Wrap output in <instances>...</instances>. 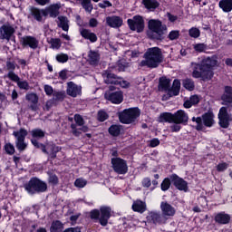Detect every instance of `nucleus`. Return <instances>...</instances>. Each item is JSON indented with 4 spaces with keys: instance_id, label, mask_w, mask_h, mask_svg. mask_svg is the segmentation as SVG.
Listing matches in <instances>:
<instances>
[{
    "instance_id": "obj_61",
    "label": "nucleus",
    "mask_w": 232,
    "mask_h": 232,
    "mask_svg": "<svg viewBox=\"0 0 232 232\" xmlns=\"http://www.w3.org/2000/svg\"><path fill=\"white\" fill-rule=\"evenodd\" d=\"M59 77H60V79H62L63 81H66V79H68V70H66V69L62 70V71L59 72Z\"/></svg>"
},
{
    "instance_id": "obj_54",
    "label": "nucleus",
    "mask_w": 232,
    "mask_h": 232,
    "mask_svg": "<svg viewBox=\"0 0 232 232\" xmlns=\"http://www.w3.org/2000/svg\"><path fill=\"white\" fill-rule=\"evenodd\" d=\"M50 232H59V219L53 221L50 227Z\"/></svg>"
},
{
    "instance_id": "obj_7",
    "label": "nucleus",
    "mask_w": 232,
    "mask_h": 232,
    "mask_svg": "<svg viewBox=\"0 0 232 232\" xmlns=\"http://www.w3.org/2000/svg\"><path fill=\"white\" fill-rule=\"evenodd\" d=\"M149 31L147 35L151 41H162L164 39V29L160 20H150L148 23Z\"/></svg>"
},
{
    "instance_id": "obj_15",
    "label": "nucleus",
    "mask_w": 232,
    "mask_h": 232,
    "mask_svg": "<svg viewBox=\"0 0 232 232\" xmlns=\"http://www.w3.org/2000/svg\"><path fill=\"white\" fill-rule=\"evenodd\" d=\"M14 34H15V28L10 24H3L0 27V40L2 41L5 40L7 43H10L14 37Z\"/></svg>"
},
{
    "instance_id": "obj_1",
    "label": "nucleus",
    "mask_w": 232,
    "mask_h": 232,
    "mask_svg": "<svg viewBox=\"0 0 232 232\" xmlns=\"http://www.w3.org/2000/svg\"><path fill=\"white\" fill-rule=\"evenodd\" d=\"M218 64V60L215 56L203 58L199 63H191L193 79L201 81H211L215 76V67Z\"/></svg>"
},
{
    "instance_id": "obj_18",
    "label": "nucleus",
    "mask_w": 232,
    "mask_h": 232,
    "mask_svg": "<svg viewBox=\"0 0 232 232\" xmlns=\"http://www.w3.org/2000/svg\"><path fill=\"white\" fill-rule=\"evenodd\" d=\"M80 35H82V39H85V41H90V43H97L99 41V37H97V34L90 29L82 28L80 29Z\"/></svg>"
},
{
    "instance_id": "obj_40",
    "label": "nucleus",
    "mask_w": 232,
    "mask_h": 232,
    "mask_svg": "<svg viewBox=\"0 0 232 232\" xmlns=\"http://www.w3.org/2000/svg\"><path fill=\"white\" fill-rule=\"evenodd\" d=\"M58 101H59V92H55L54 98L46 102L44 110L46 111H50V110H52L53 106H57Z\"/></svg>"
},
{
    "instance_id": "obj_25",
    "label": "nucleus",
    "mask_w": 232,
    "mask_h": 232,
    "mask_svg": "<svg viewBox=\"0 0 232 232\" xmlns=\"http://www.w3.org/2000/svg\"><path fill=\"white\" fill-rule=\"evenodd\" d=\"M44 17H57L59 15V4L51 5L44 9Z\"/></svg>"
},
{
    "instance_id": "obj_14",
    "label": "nucleus",
    "mask_w": 232,
    "mask_h": 232,
    "mask_svg": "<svg viewBox=\"0 0 232 232\" xmlns=\"http://www.w3.org/2000/svg\"><path fill=\"white\" fill-rule=\"evenodd\" d=\"M104 98L111 104H121L124 101V92L122 91H116L114 92H106Z\"/></svg>"
},
{
    "instance_id": "obj_12",
    "label": "nucleus",
    "mask_w": 232,
    "mask_h": 232,
    "mask_svg": "<svg viewBox=\"0 0 232 232\" xmlns=\"http://www.w3.org/2000/svg\"><path fill=\"white\" fill-rule=\"evenodd\" d=\"M111 163L112 169L118 175H126L128 173V163L121 158H111Z\"/></svg>"
},
{
    "instance_id": "obj_21",
    "label": "nucleus",
    "mask_w": 232,
    "mask_h": 232,
    "mask_svg": "<svg viewBox=\"0 0 232 232\" xmlns=\"http://www.w3.org/2000/svg\"><path fill=\"white\" fill-rule=\"evenodd\" d=\"M180 93V80L175 79L173 81L172 86L169 88V92L167 93L168 97L165 98V101L170 99V97H177Z\"/></svg>"
},
{
    "instance_id": "obj_48",
    "label": "nucleus",
    "mask_w": 232,
    "mask_h": 232,
    "mask_svg": "<svg viewBox=\"0 0 232 232\" xmlns=\"http://www.w3.org/2000/svg\"><path fill=\"white\" fill-rule=\"evenodd\" d=\"M5 151L7 155H14L15 153V147L12 143H6L5 145Z\"/></svg>"
},
{
    "instance_id": "obj_23",
    "label": "nucleus",
    "mask_w": 232,
    "mask_h": 232,
    "mask_svg": "<svg viewBox=\"0 0 232 232\" xmlns=\"http://www.w3.org/2000/svg\"><path fill=\"white\" fill-rule=\"evenodd\" d=\"M123 23H124V21L122 20V18L121 16L112 15V16H108L106 18V24L111 28H121V26H122Z\"/></svg>"
},
{
    "instance_id": "obj_30",
    "label": "nucleus",
    "mask_w": 232,
    "mask_h": 232,
    "mask_svg": "<svg viewBox=\"0 0 232 232\" xmlns=\"http://www.w3.org/2000/svg\"><path fill=\"white\" fill-rule=\"evenodd\" d=\"M159 122H168L169 124H174V113L162 112L158 118Z\"/></svg>"
},
{
    "instance_id": "obj_6",
    "label": "nucleus",
    "mask_w": 232,
    "mask_h": 232,
    "mask_svg": "<svg viewBox=\"0 0 232 232\" xmlns=\"http://www.w3.org/2000/svg\"><path fill=\"white\" fill-rule=\"evenodd\" d=\"M24 188L28 195H41L48 191V184L37 177H32Z\"/></svg>"
},
{
    "instance_id": "obj_58",
    "label": "nucleus",
    "mask_w": 232,
    "mask_h": 232,
    "mask_svg": "<svg viewBox=\"0 0 232 232\" xmlns=\"http://www.w3.org/2000/svg\"><path fill=\"white\" fill-rule=\"evenodd\" d=\"M189 101L191 102L193 106H197V104H198V102H200V97H198V95H197V94H194L189 97Z\"/></svg>"
},
{
    "instance_id": "obj_56",
    "label": "nucleus",
    "mask_w": 232,
    "mask_h": 232,
    "mask_svg": "<svg viewBox=\"0 0 232 232\" xmlns=\"http://www.w3.org/2000/svg\"><path fill=\"white\" fill-rule=\"evenodd\" d=\"M59 182V178L55 174H50L49 176V184H53V186L57 185Z\"/></svg>"
},
{
    "instance_id": "obj_49",
    "label": "nucleus",
    "mask_w": 232,
    "mask_h": 232,
    "mask_svg": "<svg viewBox=\"0 0 232 232\" xmlns=\"http://www.w3.org/2000/svg\"><path fill=\"white\" fill-rule=\"evenodd\" d=\"M87 184H88V181L81 178L76 179L74 181L75 188H84Z\"/></svg>"
},
{
    "instance_id": "obj_13",
    "label": "nucleus",
    "mask_w": 232,
    "mask_h": 232,
    "mask_svg": "<svg viewBox=\"0 0 232 232\" xmlns=\"http://www.w3.org/2000/svg\"><path fill=\"white\" fill-rule=\"evenodd\" d=\"M218 119L219 121L218 124L220 128H224L225 130L229 128V123L232 121V115L227 111V107H221L219 109Z\"/></svg>"
},
{
    "instance_id": "obj_19",
    "label": "nucleus",
    "mask_w": 232,
    "mask_h": 232,
    "mask_svg": "<svg viewBox=\"0 0 232 232\" xmlns=\"http://www.w3.org/2000/svg\"><path fill=\"white\" fill-rule=\"evenodd\" d=\"M5 66L8 73L4 76V79H6V77L11 81H13L14 79H17L19 75L15 73V68L17 66V64H15V62L7 61L5 63Z\"/></svg>"
},
{
    "instance_id": "obj_8",
    "label": "nucleus",
    "mask_w": 232,
    "mask_h": 232,
    "mask_svg": "<svg viewBox=\"0 0 232 232\" xmlns=\"http://www.w3.org/2000/svg\"><path fill=\"white\" fill-rule=\"evenodd\" d=\"M139 117H140V109L139 107L125 109L119 115L121 124H132Z\"/></svg>"
},
{
    "instance_id": "obj_16",
    "label": "nucleus",
    "mask_w": 232,
    "mask_h": 232,
    "mask_svg": "<svg viewBox=\"0 0 232 232\" xmlns=\"http://www.w3.org/2000/svg\"><path fill=\"white\" fill-rule=\"evenodd\" d=\"M20 43L24 48H31L32 50H37L39 47V40L34 36L25 35L20 39Z\"/></svg>"
},
{
    "instance_id": "obj_41",
    "label": "nucleus",
    "mask_w": 232,
    "mask_h": 232,
    "mask_svg": "<svg viewBox=\"0 0 232 232\" xmlns=\"http://www.w3.org/2000/svg\"><path fill=\"white\" fill-rule=\"evenodd\" d=\"M183 88L188 90V92H193L195 90V81L191 78H186L182 80Z\"/></svg>"
},
{
    "instance_id": "obj_35",
    "label": "nucleus",
    "mask_w": 232,
    "mask_h": 232,
    "mask_svg": "<svg viewBox=\"0 0 232 232\" xmlns=\"http://www.w3.org/2000/svg\"><path fill=\"white\" fill-rule=\"evenodd\" d=\"M122 131V125L112 124L108 129V133L111 137H119Z\"/></svg>"
},
{
    "instance_id": "obj_52",
    "label": "nucleus",
    "mask_w": 232,
    "mask_h": 232,
    "mask_svg": "<svg viewBox=\"0 0 232 232\" xmlns=\"http://www.w3.org/2000/svg\"><path fill=\"white\" fill-rule=\"evenodd\" d=\"M169 130L171 133H179L182 130V126H180V123H174L169 126Z\"/></svg>"
},
{
    "instance_id": "obj_39",
    "label": "nucleus",
    "mask_w": 232,
    "mask_h": 232,
    "mask_svg": "<svg viewBox=\"0 0 232 232\" xmlns=\"http://www.w3.org/2000/svg\"><path fill=\"white\" fill-rule=\"evenodd\" d=\"M59 28H62L63 32H68L70 30V20L66 16L59 17Z\"/></svg>"
},
{
    "instance_id": "obj_3",
    "label": "nucleus",
    "mask_w": 232,
    "mask_h": 232,
    "mask_svg": "<svg viewBox=\"0 0 232 232\" xmlns=\"http://www.w3.org/2000/svg\"><path fill=\"white\" fill-rule=\"evenodd\" d=\"M143 59L139 63L140 68H150L153 70L159 68L164 61V55L162 54V49L160 47H150L143 54Z\"/></svg>"
},
{
    "instance_id": "obj_51",
    "label": "nucleus",
    "mask_w": 232,
    "mask_h": 232,
    "mask_svg": "<svg viewBox=\"0 0 232 232\" xmlns=\"http://www.w3.org/2000/svg\"><path fill=\"white\" fill-rule=\"evenodd\" d=\"M227 168H229V164H227V162H222V163H218L217 165L216 169L219 173H222V171H226V169H227Z\"/></svg>"
},
{
    "instance_id": "obj_63",
    "label": "nucleus",
    "mask_w": 232,
    "mask_h": 232,
    "mask_svg": "<svg viewBox=\"0 0 232 232\" xmlns=\"http://www.w3.org/2000/svg\"><path fill=\"white\" fill-rule=\"evenodd\" d=\"M167 17L169 23H175L179 19V16L171 14V13H167Z\"/></svg>"
},
{
    "instance_id": "obj_47",
    "label": "nucleus",
    "mask_w": 232,
    "mask_h": 232,
    "mask_svg": "<svg viewBox=\"0 0 232 232\" xmlns=\"http://www.w3.org/2000/svg\"><path fill=\"white\" fill-rule=\"evenodd\" d=\"M179 37H180V31L179 30H172L168 35V39H169V41H177Z\"/></svg>"
},
{
    "instance_id": "obj_32",
    "label": "nucleus",
    "mask_w": 232,
    "mask_h": 232,
    "mask_svg": "<svg viewBox=\"0 0 232 232\" xmlns=\"http://www.w3.org/2000/svg\"><path fill=\"white\" fill-rule=\"evenodd\" d=\"M44 9H39L35 6L31 7V15L35 19V21H38V23H41L43 21V17H44Z\"/></svg>"
},
{
    "instance_id": "obj_24",
    "label": "nucleus",
    "mask_w": 232,
    "mask_h": 232,
    "mask_svg": "<svg viewBox=\"0 0 232 232\" xmlns=\"http://www.w3.org/2000/svg\"><path fill=\"white\" fill-rule=\"evenodd\" d=\"M171 86V79L161 76L159 79L158 90L159 92H168L169 93V88Z\"/></svg>"
},
{
    "instance_id": "obj_2",
    "label": "nucleus",
    "mask_w": 232,
    "mask_h": 232,
    "mask_svg": "<svg viewBox=\"0 0 232 232\" xmlns=\"http://www.w3.org/2000/svg\"><path fill=\"white\" fill-rule=\"evenodd\" d=\"M31 144L36 149V150H41L43 153L45 155H48V160H55L57 159V153H59V147L52 144L46 145L39 142V140L44 139L45 132L41 130V129H34L31 130Z\"/></svg>"
},
{
    "instance_id": "obj_62",
    "label": "nucleus",
    "mask_w": 232,
    "mask_h": 232,
    "mask_svg": "<svg viewBox=\"0 0 232 232\" xmlns=\"http://www.w3.org/2000/svg\"><path fill=\"white\" fill-rule=\"evenodd\" d=\"M44 90L46 95H52L53 93V88L51 85H44Z\"/></svg>"
},
{
    "instance_id": "obj_44",
    "label": "nucleus",
    "mask_w": 232,
    "mask_h": 232,
    "mask_svg": "<svg viewBox=\"0 0 232 232\" xmlns=\"http://www.w3.org/2000/svg\"><path fill=\"white\" fill-rule=\"evenodd\" d=\"M110 119V115L105 111H99L97 113V121L99 122H104L105 121H108Z\"/></svg>"
},
{
    "instance_id": "obj_34",
    "label": "nucleus",
    "mask_w": 232,
    "mask_h": 232,
    "mask_svg": "<svg viewBox=\"0 0 232 232\" xmlns=\"http://www.w3.org/2000/svg\"><path fill=\"white\" fill-rule=\"evenodd\" d=\"M132 211H135L136 213H144V211H146V202L140 199L134 201L132 204Z\"/></svg>"
},
{
    "instance_id": "obj_45",
    "label": "nucleus",
    "mask_w": 232,
    "mask_h": 232,
    "mask_svg": "<svg viewBox=\"0 0 232 232\" xmlns=\"http://www.w3.org/2000/svg\"><path fill=\"white\" fill-rule=\"evenodd\" d=\"M193 49L198 53H204V52H206V50H208V44H206L204 43H202V44H196L193 45Z\"/></svg>"
},
{
    "instance_id": "obj_57",
    "label": "nucleus",
    "mask_w": 232,
    "mask_h": 232,
    "mask_svg": "<svg viewBox=\"0 0 232 232\" xmlns=\"http://www.w3.org/2000/svg\"><path fill=\"white\" fill-rule=\"evenodd\" d=\"M98 6H99V8L105 9V8H110V7L113 6V4H111V2H110L109 0H104L103 4L102 3H99Z\"/></svg>"
},
{
    "instance_id": "obj_26",
    "label": "nucleus",
    "mask_w": 232,
    "mask_h": 232,
    "mask_svg": "<svg viewBox=\"0 0 232 232\" xmlns=\"http://www.w3.org/2000/svg\"><path fill=\"white\" fill-rule=\"evenodd\" d=\"M160 208L164 217H173L175 215V208L168 202L162 201Z\"/></svg>"
},
{
    "instance_id": "obj_55",
    "label": "nucleus",
    "mask_w": 232,
    "mask_h": 232,
    "mask_svg": "<svg viewBox=\"0 0 232 232\" xmlns=\"http://www.w3.org/2000/svg\"><path fill=\"white\" fill-rule=\"evenodd\" d=\"M157 146H160V140H159V138H153L152 140H150V148H157Z\"/></svg>"
},
{
    "instance_id": "obj_43",
    "label": "nucleus",
    "mask_w": 232,
    "mask_h": 232,
    "mask_svg": "<svg viewBox=\"0 0 232 232\" xmlns=\"http://www.w3.org/2000/svg\"><path fill=\"white\" fill-rule=\"evenodd\" d=\"M192 122H196L197 131H202V130H204V121L201 117H192Z\"/></svg>"
},
{
    "instance_id": "obj_36",
    "label": "nucleus",
    "mask_w": 232,
    "mask_h": 232,
    "mask_svg": "<svg viewBox=\"0 0 232 232\" xmlns=\"http://www.w3.org/2000/svg\"><path fill=\"white\" fill-rule=\"evenodd\" d=\"M218 6L225 14H229L232 11V0H220Z\"/></svg>"
},
{
    "instance_id": "obj_27",
    "label": "nucleus",
    "mask_w": 232,
    "mask_h": 232,
    "mask_svg": "<svg viewBox=\"0 0 232 232\" xmlns=\"http://www.w3.org/2000/svg\"><path fill=\"white\" fill-rule=\"evenodd\" d=\"M81 92V89L75 84L73 82H67L66 93L70 95V97H77Z\"/></svg>"
},
{
    "instance_id": "obj_59",
    "label": "nucleus",
    "mask_w": 232,
    "mask_h": 232,
    "mask_svg": "<svg viewBox=\"0 0 232 232\" xmlns=\"http://www.w3.org/2000/svg\"><path fill=\"white\" fill-rule=\"evenodd\" d=\"M69 59H70V57L66 53L59 54V63H62L63 64H64V63H68Z\"/></svg>"
},
{
    "instance_id": "obj_33",
    "label": "nucleus",
    "mask_w": 232,
    "mask_h": 232,
    "mask_svg": "<svg viewBox=\"0 0 232 232\" xmlns=\"http://www.w3.org/2000/svg\"><path fill=\"white\" fill-rule=\"evenodd\" d=\"M142 5L150 12H154V10H157V8L160 6V3H159L157 0H142Z\"/></svg>"
},
{
    "instance_id": "obj_42",
    "label": "nucleus",
    "mask_w": 232,
    "mask_h": 232,
    "mask_svg": "<svg viewBox=\"0 0 232 232\" xmlns=\"http://www.w3.org/2000/svg\"><path fill=\"white\" fill-rule=\"evenodd\" d=\"M80 1H81L82 8H83V10L87 12V14H92V12L93 11V4H92V0H80Z\"/></svg>"
},
{
    "instance_id": "obj_9",
    "label": "nucleus",
    "mask_w": 232,
    "mask_h": 232,
    "mask_svg": "<svg viewBox=\"0 0 232 232\" xmlns=\"http://www.w3.org/2000/svg\"><path fill=\"white\" fill-rule=\"evenodd\" d=\"M105 84H114V86H121V88H128L130 82L117 74L111 72L110 69L106 70L102 73Z\"/></svg>"
},
{
    "instance_id": "obj_64",
    "label": "nucleus",
    "mask_w": 232,
    "mask_h": 232,
    "mask_svg": "<svg viewBox=\"0 0 232 232\" xmlns=\"http://www.w3.org/2000/svg\"><path fill=\"white\" fill-rule=\"evenodd\" d=\"M63 232H82V231H81V228L69 227V228H66Z\"/></svg>"
},
{
    "instance_id": "obj_4",
    "label": "nucleus",
    "mask_w": 232,
    "mask_h": 232,
    "mask_svg": "<svg viewBox=\"0 0 232 232\" xmlns=\"http://www.w3.org/2000/svg\"><path fill=\"white\" fill-rule=\"evenodd\" d=\"M171 184H173V186L179 191H184V193H188L189 191L188 181L175 173L169 175L162 180L160 184L161 191H168V189L171 188Z\"/></svg>"
},
{
    "instance_id": "obj_28",
    "label": "nucleus",
    "mask_w": 232,
    "mask_h": 232,
    "mask_svg": "<svg viewBox=\"0 0 232 232\" xmlns=\"http://www.w3.org/2000/svg\"><path fill=\"white\" fill-rule=\"evenodd\" d=\"M147 219L153 224H162L164 222V216L160 212H150Z\"/></svg>"
},
{
    "instance_id": "obj_46",
    "label": "nucleus",
    "mask_w": 232,
    "mask_h": 232,
    "mask_svg": "<svg viewBox=\"0 0 232 232\" xmlns=\"http://www.w3.org/2000/svg\"><path fill=\"white\" fill-rule=\"evenodd\" d=\"M188 35L189 37H192L193 39H198L200 37V29L197 27H192L188 30Z\"/></svg>"
},
{
    "instance_id": "obj_38",
    "label": "nucleus",
    "mask_w": 232,
    "mask_h": 232,
    "mask_svg": "<svg viewBox=\"0 0 232 232\" xmlns=\"http://www.w3.org/2000/svg\"><path fill=\"white\" fill-rule=\"evenodd\" d=\"M88 57L91 64H99L101 61V54L97 51H89Z\"/></svg>"
},
{
    "instance_id": "obj_20",
    "label": "nucleus",
    "mask_w": 232,
    "mask_h": 232,
    "mask_svg": "<svg viewBox=\"0 0 232 232\" xmlns=\"http://www.w3.org/2000/svg\"><path fill=\"white\" fill-rule=\"evenodd\" d=\"M25 100L28 101V102H31L30 110L32 111H37L39 110V107L37 104L39 103V96L35 92H29L25 95Z\"/></svg>"
},
{
    "instance_id": "obj_11",
    "label": "nucleus",
    "mask_w": 232,
    "mask_h": 232,
    "mask_svg": "<svg viewBox=\"0 0 232 232\" xmlns=\"http://www.w3.org/2000/svg\"><path fill=\"white\" fill-rule=\"evenodd\" d=\"M13 135L16 139L15 144L18 151H24V150L28 148V145L24 143V140L28 135V130H26V129H20L18 131H14Z\"/></svg>"
},
{
    "instance_id": "obj_17",
    "label": "nucleus",
    "mask_w": 232,
    "mask_h": 232,
    "mask_svg": "<svg viewBox=\"0 0 232 232\" xmlns=\"http://www.w3.org/2000/svg\"><path fill=\"white\" fill-rule=\"evenodd\" d=\"M189 116L183 110H179L174 113V124H182L188 126Z\"/></svg>"
},
{
    "instance_id": "obj_60",
    "label": "nucleus",
    "mask_w": 232,
    "mask_h": 232,
    "mask_svg": "<svg viewBox=\"0 0 232 232\" xmlns=\"http://www.w3.org/2000/svg\"><path fill=\"white\" fill-rule=\"evenodd\" d=\"M143 188H150L151 179L150 178H144L141 181Z\"/></svg>"
},
{
    "instance_id": "obj_53",
    "label": "nucleus",
    "mask_w": 232,
    "mask_h": 232,
    "mask_svg": "<svg viewBox=\"0 0 232 232\" xmlns=\"http://www.w3.org/2000/svg\"><path fill=\"white\" fill-rule=\"evenodd\" d=\"M74 121L77 126H84V119L81 114H75L74 115Z\"/></svg>"
},
{
    "instance_id": "obj_31",
    "label": "nucleus",
    "mask_w": 232,
    "mask_h": 232,
    "mask_svg": "<svg viewBox=\"0 0 232 232\" xmlns=\"http://www.w3.org/2000/svg\"><path fill=\"white\" fill-rule=\"evenodd\" d=\"M214 117L215 115L213 114V112H205L202 115L204 126H206L207 128H211L213 124H215V120H213Z\"/></svg>"
},
{
    "instance_id": "obj_50",
    "label": "nucleus",
    "mask_w": 232,
    "mask_h": 232,
    "mask_svg": "<svg viewBox=\"0 0 232 232\" xmlns=\"http://www.w3.org/2000/svg\"><path fill=\"white\" fill-rule=\"evenodd\" d=\"M72 133L74 137H81V134L82 133L81 129H77V124L72 123L71 124Z\"/></svg>"
},
{
    "instance_id": "obj_5",
    "label": "nucleus",
    "mask_w": 232,
    "mask_h": 232,
    "mask_svg": "<svg viewBox=\"0 0 232 232\" xmlns=\"http://www.w3.org/2000/svg\"><path fill=\"white\" fill-rule=\"evenodd\" d=\"M89 218L92 222H98L102 227H106L111 218V207L102 206L100 208H93L89 212Z\"/></svg>"
},
{
    "instance_id": "obj_10",
    "label": "nucleus",
    "mask_w": 232,
    "mask_h": 232,
    "mask_svg": "<svg viewBox=\"0 0 232 232\" xmlns=\"http://www.w3.org/2000/svg\"><path fill=\"white\" fill-rule=\"evenodd\" d=\"M127 24L131 32H137V34H142L144 32V18L141 15H134L127 20Z\"/></svg>"
},
{
    "instance_id": "obj_37",
    "label": "nucleus",
    "mask_w": 232,
    "mask_h": 232,
    "mask_svg": "<svg viewBox=\"0 0 232 232\" xmlns=\"http://www.w3.org/2000/svg\"><path fill=\"white\" fill-rule=\"evenodd\" d=\"M11 81L13 82H16L20 90H24L25 92H28V90H30V83H28L26 80L21 81V78L19 76H17V78H14Z\"/></svg>"
},
{
    "instance_id": "obj_29",
    "label": "nucleus",
    "mask_w": 232,
    "mask_h": 232,
    "mask_svg": "<svg viewBox=\"0 0 232 232\" xmlns=\"http://www.w3.org/2000/svg\"><path fill=\"white\" fill-rule=\"evenodd\" d=\"M221 101L228 104H232V87L226 85L224 87V93L221 95Z\"/></svg>"
},
{
    "instance_id": "obj_22",
    "label": "nucleus",
    "mask_w": 232,
    "mask_h": 232,
    "mask_svg": "<svg viewBox=\"0 0 232 232\" xmlns=\"http://www.w3.org/2000/svg\"><path fill=\"white\" fill-rule=\"evenodd\" d=\"M214 220L216 224L226 226L227 224H229L231 222V215L221 211L215 215Z\"/></svg>"
}]
</instances>
